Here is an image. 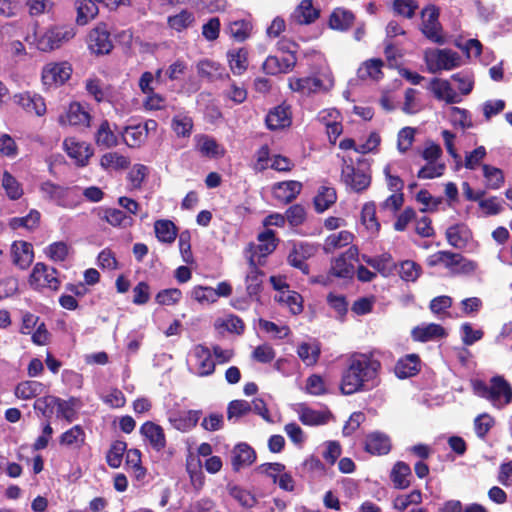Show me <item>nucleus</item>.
<instances>
[{
  "label": "nucleus",
  "instance_id": "f257e3e1",
  "mask_svg": "<svg viewBox=\"0 0 512 512\" xmlns=\"http://www.w3.org/2000/svg\"><path fill=\"white\" fill-rule=\"evenodd\" d=\"M381 369L379 360L363 353H354L341 373L340 391L343 395H352L360 391H368Z\"/></svg>",
  "mask_w": 512,
  "mask_h": 512
},
{
  "label": "nucleus",
  "instance_id": "f03ea898",
  "mask_svg": "<svg viewBox=\"0 0 512 512\" xmlns=\"http://www.w3.org/2000/svg\"><path fill=\"white\" fill-rule=\"evenodd\" d=\"M77 34L72 24H55L33 32V44L41 52H52L71 41Z\"/></svg>",
  "mask_w": 512,
  "mask_h": 512
},
{
  "label": "nucleus",
  "instance_id": "7ed1b4c3",
  "mask_svg": "<svg viewBox=\"0 0 512 512\" xmlns=\"http://www.w3.org/2000/svg\"><path fill=\"white\" fill-rule=\"evenodd\" d=\"M58 274L59 272L56 268L48 266L43 262H38L34 265L28 282L31 288L36 291L48 289L52 292H57L61 286Z\"/></svg>",
  "mask_w": 512,
  "mask_h": 512
},
{
  "label": "nucleus",
  "instance_id": "20e7f679",
  "mask_svg": "<svg viewBox=\"0 0 512 512\" xmlns=\"http://www.w3.org/2000/svg\"><path fill=\"white\" fill-rule=\"evenodd\" d=\"M86 42L90 53L95 56L108 55L114 48L111 33L104 22L98 23L88 32Z\"/></svg>",
  "mask_w": 512,
  "mask_h": 512
},
{
  "label": "nucleus",
  "instance_id": "39448f33",
  "mask_svg": "<svg viewBox=\"0 0 512 512\" xmlns=\"http://www.w3.org/2000/svg\"><path fill=\"white\" fill-rule=\"evenodd\" d=\"M439 15L440 10L437 6L431 4L424 7L421 11V31L433 43L442 45L445 43V37L439 22Z\"/></svg>",
  "mask_w": 512,
  "mask_h": 512
},
{
  "label": "nucleus",
  "instance_id": "423d86ee",
  "mask_svg": "<svg viewBox=\"0 0 512 512\" xmlns=\"http://www.w3.org/2000/svg\"><path fill=\"white\" fill-rule=\"evenodd\" d=\"M426 63L430 72L452 70L461 65V56L451 49H436L426 56Z\"/></svg>",
  "mask_w": 512,
  "mask_h": 512
},
{
  "label": "nucleus",
  "instance_id": "0eeeda50",
  "mask_svg": "<svg viewBox=\"0 0 512 512\" xmlns=\"http://www.w3.org/2000/svg\"><path fill=\"white\" fill-rule=\"evenodd\" d=\"M72 74V67L67 62L50 63L42 70V82L45 86H61L68 81Z\"/></svg>",
  "mask_w": 512,
  "mask_h": 512
},
{
  "label": "nucleus",
  "instance_id": "6e6552de",
  "mask_svg": "<svg viewBox=\"0 0 512 512\" xmlns=\"http://www.w3.org/2000/svg\"><path fill=\"white\" fill-rule=\"evenodd\" d=\"M357 255V248L350 247L345 253L334 258L331 262L328 276L351 279L354 275V266L351 263V260L356 259Z\"/></svg>",
  "mask_w": 512,
  "mask_h": 512
},
{
  "label": "nucleus",
  "instance_id": "1a4fd4ad",
  "mask_svg": "<svg viewBox=\"0 0 512 512\" xmlns=\"http://www.w3.org/2000/svg\"><path fill=\"white\" fill-rule=\"evenodd\" d=\"M341 178L347 186L357 193L363 192L371 184V176L360 169H356L353 165L343 167Z\"/></svg>",
  "mask_w": 512,
  "mask_h": 512
},
{
  "label": "nucleus",
  "instance_id": "9d476101",
  "mask_svg": "<svg viewBox=\"0 0 512 512\" xmlns=\"http://www.w3.org/2000/svg\"><path fill=\"white\" fill-rule=\"evenodd\" d=\"M296 63L297 56L295 55L288 54L282 57L270 55L263 62L262 69L268 75L285 74L292 71Z\"/></svg>",
  "mask_w": 512,
  "mask_h": 512
},
{
  "label": "nucleus",
  "instance_id": "9b49d317",
  "mask_svg": "<svg viewBox=\"0 0 512 512\" xmlns=\"http://www.w3.org/2000/svg\"><path fill=\"white\" fill-rule=\"evenodd\" d=\"M257 240L259 242L258 245H255L254 243H250L247 248V253L249 255L254 254L255 256L259 257H266L277 247L278 239L276 238L275 231L272 229H266L263 232L259 233L257 236Z\"/></svg>",
  "mask_w": 512,
  "mask_h": 512
},
{
  "label": "nucleus",
  "instance_id": "f8f14e48",
  "mask_svg": "<svg viewBox=\"0 0 512 512\" xmlns=\"http://www.w3.org/2000/svg\"><path fill=\"white\" fill-rule=\"evenodd\" d=\"M302 187V183L295 180L277 182L272 187V194L279 203L286 205L297 198Z\"/></svg>",
  "mask_w": 512,
  "mask_h": 512
},
{
  "label": "nucleus",
  "instance_id": "ddd939ff",
  "mask_svg": "<svg viewBox=\"0 0 512 512\" xmlns=\"http://www.w3.org/2000/svg\"><path fill=\"white\" fill-rule=\"evenodd\" d=\"M140 434L156 452L162 451L167 445L164 429L153 421L144 422L140 427Z\"/></svg>",
  "mask_w": 512,
  "mask_h": 512
},
{
  "label": "nucleus",
  "instance_id": "4468645a",
  "mask_svg": "<svg viewBox=\"0 0 512 512\" xmlns=\"http://www.w3.org/2000/svg\"><path fill=\"white\" fill-rule=\"evenodd\" d=\"M265 123L272 131L289 127L292 123L290 106L283 103L271 109L266 115Z\"/></svg>",
  "mask_w": 512,
  "mask_h": 512
},
{
  "label": "nucleus",
  "instance_id": "2eb2a0df",
  "mask_svg": "<svg viewBox=\"0 0 512 512\" xmlns=\"http://www.w3.org/2000/svg\"><path fill=\"white\" fill-rule=\"evenodd\" d=\"M201 415V410L176 411L169 414L168 420L176 430L187 432L196 427Z\"/></svg>",
  "mask_w": 512,
  "mask_h": 512
},
{
  "label": "nucleus",
  "instance_id": "dca6fc26",
  "mask_svg": "<svg viewBox=\"0 0 512 512\" xmlns=\"http://www.w3.org/2000/svg\"><path fill=\"white\" fill-rule=\"evenodd\" d=\"M15 102L21 106L27 113H33L36 116H43L46 113V103L44 98L36 93L23 92L14 96Z\"/></svg>",
  "mask_w": 512,
  "mask_h": 512
},
{
  "label": "nucleus",
  "instance_id": "f3484780",
  "mask_svg": "<svg viewBox=\"0 0 512 512\" xmlns=\"http://www.w3.org/2000/svg\"><path fill=\"white\" fill-rule=\"evenodd\" d=\"M64 147L68 156L75 160L76 165L84 167L93 155V149L89 144L76 142L73 138L64 140Z\"/></svg>",
  "mask_w": 512,
  "mask_h": 512
},
{
  "label": "nucleus",
  "instance_id": "a211bd4d",
  "mask_svg": "<svg viewBox=\"0 0 512 512\" xmlns=\"http://www.w3.org/2000/svg\"><path fill=\"white\" fill-rule=\"evenodd\" d=\"M193 355L197 361L198 376L206 377L214 373L216 364L212 359V354L208 347L203 344L195 345Z\"/></svg>",
  "mask_w": 512,
  "mask_h": 512
},
{
  "label": "nucleus",
  "instance_id": "6ab92c4d",
  "mask_svg": "<svg viewBox=\"0 0 512 512\" xmlns=\"http://www.w3.org/2000/svg\"><path fill=\"white\" fill-rule=\"evenodd\" d=\"M392 447L388 435L381 432H372L366 436L365 450L371 455H386Z\"/></svg>",
  "mask_w": 512,
  "mask_h": 512
},
{
  "label": "nucleus",
  "instance_id": "aec40b11",
  "mask_svg": "<svg viewBox=\"0 0 512 512\" xmlns=\"http://www.w3.org/2000/svg\"><path fill=\"white\" fill-rule=\"evenodd\" d=\"M412 338L417 342H428L435 339L445 338L448 334L445 328L437 323L416 326L411 332Z\"/></svg>",
  "mask_w": 512,
  "mask_h": 512
},
{
  "label": "nucleus",
  "instance_id": "412c9836",
  "mask_svg": "<svg viewBox=\"0 0 512 512\" xmlns=\"http://www.w3.org/2000/svg\"><path fill=\"white\" fill-rule=\"evenodd\" d=\"M256 460L255 450L246 443L236 445L232 451V467L238 472L240 469L252 465Z\"/></svg>",
  "mask_w": 512,
  "mask_h": 512
},
{
  "label": "nucleus",
  "instance_id": "4be33fe9",
  "mask_svg": "<svg viewBox=\"0 0 512 512\" xmlns=\"http://www.w3.org/2000/svg\"><path fill=\"white\" fill-rule=\"evenodd\" d=\"M420 369L421 360L419 355L408 354L397 361L394 372L399 379H405L415 376L419 373Z\"/></svg>",
  "mask_w": 512,
  "mask_h": 512
},
{
  "label": "nucleus",
  "instance_id": "5701e85b",
  "mask_svg": "<svg viewBox=\"0 0 512 512\" xmlns=\"http://www.w3.org/2000/svg\"><path fill=\"white\" fill-rule=\"evenodd\" d=\"M12 258L13 263L20 269H27L34 259V251L32 244L26 241L13 243Z\"/></svg>",
  "mask_w": 512,
  "mask_h": 512
},
{
  "label": "nucleus",
  "instance_id": "b1692460",
  "mask_svg": "<svg viewBox=\"0 0 512 512\" xmlns=\"http://www.w3.org/2000/svg\"><path fill=\"white\" fill-rule=\"evenodd\" d=\"M322 85V80L315 76L292 77L289 79L290 89L303 95L316 93L322 88Z\"/></svg>",
  "mask_w": 512,
  "mask_h": 512
},
{
  "label": "nucleus",
  "instance_id": "393cba45",
  "mask_svg": "<svg viewBox=\"0 0 512 512\" xmlns=\"http://www.w3.org/2000/svg\"><path fill=\"white\" fill-rule=\"evenodd\" d=\"M412 471L410 466L403 462L397 461L390 472V480L394 488L399 490L407 489L411 485Z\"/></svg>",
  "mask_w": 512,
  "mask_h": 512
},
{
  "label": "nucleus",
  "instance_id": "a878e982",
  "mask_svg": "<svg viewBox=\"0 0 512 512\" xmlns=\"http://www.w3.org/2000/svg\"><path fill=\"white\" fill-rule=\"evenodd\" d=\"M248 263L250 266V272L246 276V291L250 297H257L262 288V276L263 272L258 268L256 261L254 260V254L248 255Z\"/></svg>",
  "mask_w": 512,
  "mask_h": 512
},
{
  "label": "nucleus",
  "instance_id": "bb28decb",
  "mask_svg": "<svg viewBox=\"0 0 512 512\" xmlns=\"http://www.w3.org/2000/svg\"><path fill=\"white\" fill-rule=\"evenodd\" d=\"M95 0H78L76 1V19L75 22L79 26H85L95 19L99 14V8Z\"/></svg>",
  "mask_w": 512,
  "mask_h": 512
},
{
  "label": "nucleus",
  "instance_id": "cd10ccee",
  "mask_svg": "<svg viewBox=\"0 0 512 512\" xmlns=\"http://www.w3.org/2000/svg\"><path fill=\"white\" fill-rule=\"evenodd\" d=\"M320 16L319 9L313 6L312 0H302L292 14V18L298 24H311Z\"/></svg>",
  "mask_w": 512,
  "mask_h": 512
},
{
  "label": "nucleus",
  "instance_id": "c85d7f7f",
  "mask_svg": "<svg viewBox=\"0 0 512 512\" xmlns=\"http://www.w3.org/2000/svg\"><path fill=\"white\" fill-rule=\"evenodd\" d=\"M431 90L438 100H444L448 104H454L461 101V98L452 88L448 80L434 78L431 81Z\"/></svg>",
  "mask_w": 512,
  "mask_h": 512
},
{
  "label": "nucleus",
  "instance_id": "c756f323",
  "mask_svg": "<svg viewBox=\"0 0 512 512\" xmlns=\"http://www.w3.org/2000/svg\"><path fill=\"white\" fill-rule=\"evenodd\" d=\"M195 23L196 18L194 13L187 9H182L179 13L167 17L168 28L177 33H182L192 28Z\"/></svg>",
  "mask_w": 512,
  "mask_h": 512
},
{
  "label": "nucleus",
  "instance_id": "7c9ffc66",
  "mask_svg": "<svg viewBox=\"0 0 512 512\" xmlns=\"http://www.w3.org/2000/svg\"><path fill=\"white\" fill-rule=\"evenodd\" d=\"M490 401L504 398L506 404L512 402V387L503 376H494L490 380Z\"/></svg>",
  "mask_w": 512,
  "mask_h": 512
},
{
  "label": "nucleus",
  "instance_id": "2f4dec72",
  "mask_svg": "<svg viewBox=\"0 0 512 512\" xmlns=\"http://www.w3.org/2000/svg\"><path fill=\"white\" fill-rule=\"evenodd\" d=\"M355 15L345 8H335L329 17V26L333 30L347 31L354 23Z\"/></svg>",
  "mask_w": 512,
  "mask_h": 512
},
{
  "label": "nucleus",
  "instance_id": "473e14b6",
  "mask_svg": "<svg viewBox=\"0 0 512 512\" xmlns=\"http://www.w3.org/2000/svg\"><path fill=\"white\" fill-rule=\"evenodd\" d=\"M67 120L72 126L89 127L91 115L86 106L72 102L68 107Z\"/></svg>",
  "mask_w": 512,
  "mask_h": 512
},
{
  "label": "nucleus",
  "instance_id": "72a5a7b5",
  "mask_svg": "<svg viewBox=\"0 0 512 512\" xmlns=\"http://www.w3.org/2000/svg\"><path fill=\"white\" fill-rule=\"evenodd\" d=\"M446 239L447 242L455 247L461 248L466 245L469 238L471 237V232L467 225L464 223H457L447 228L446 230Z\"/></svg>",
  "mask_w": 512,
  "mask_h": 512
},
{
  "label": "nucleus",
  "instance_id": "f704fd0d",
  "mask_svg": "<svg viewBox=\"0 0 512 512\" xmlns=\"http://www.w3.org/2000/svg\"><path fill=\"white\" fill-rule=\"evenodd\" d=\"M214 328L221 334L227 331L236 335H242L245 331V323L239 316L229 314L225 318L216 319Z\"/></svg>",
  "mask_w": 512,
  "mask_h": 512
},
{
  "label": "nucleus",
  "instance_id": "c9c22d12",
  "mask_svg": "<svg viewBox=\"0 0 512 512\" xmlns=\"http://www.w3.org/2000/svg\"><path fill=\"white\" fill-rule=\"evenodd\" d=\"M44 389L45 385L42 382L36 380H25L16 385L14 394L18 399L29 400L42 394Z\"/></svg>",
  "mask_w": 512,
  "mask_h": 512
},
{
  "label": "nucleus",
  "instance_id": "e433bc0d",
  "mask_svg": "<svg viewBox=\"0 0 512 512\" xmlns=\"http://www.w3.org/2000/svg\"><path fill=\"white\" fill-rule=\"evenodd\" d=\"M227 59L234 75H242L248 68V51L244 47L229 50Z\"/></svg>",
  "mask_w": 512,
  "mask_h": 512
},
{
  "label": "nucleus",
  "instance_id": "4c0bfd02",
  "mask_svg": "<svg viewBox=\"0 0 512 512\" xmlns=\"http://www.w3.org/2000/svg\"><path fill=\"white\" fill-rule=\"evenodd\" d=\"M460 260V253L443 250L430 255L427 258V265L429 267H434L443 264L446 268L452 271L453 269H456V267H458V261Z\"/></svg>",
  "mask_w": 512,
  "mask_h": 512
},
{
  "label": "nucleus",
  "instance_id": "58836bf2",
  "mask_svg": "<svg viewBox=\"0 0 512 512\" xmlns=\"http://www.w3.org/2000/svg\"><path fill=\"white\" fill-rule=\"evenodd\" d=\"M95 143L97 146L107 149L118 145V137L111 129L108 120L105 119L100 123L95 133Z\"/></svg>",
  "mask_w": 512,
  "mask_h": 512
},
{
  "label": "nucleus",
  "instance_id": "ea45409f",
  "mask_svg": "<svg viewBox=\"0 0 512 512\" xmlns=\"http://www.w3.org/2000/svg\"><path fill=\"white\" fill-rule=\"evenodd\" d=\"M337 200V193L335 188L328 186H321L318 193L313 199L316 212L323 213L329 209Z\"/></svg>",
  "mask_w": 512,
  "mask_h": 512
},
{
  "label": "nucleus",
  "instance_id": "a19ab883",
  "mask_svg": "<svg viewBox=\"0 0 512 512\" xmlns=\"http://www.w3.org/2000/svg\"><path fill=\"white\" fill-rule=\"evenodd\" d=\"M154 230L157 239L162 243L171 244L175 241L178 233L176 225L168 219L155 221Z\"/></svg>",
  "mask_w": 512,
  "mask_h": 512
},
{
  "label": "nucleus",
  "instance_id": "79ce46f5",
  "mask_svg": "<svg viewBox=\"0 0 512 512\" xmlns=\"http://www.w3.org/2000/svg\"><path fill=\"white\" fill-rule=\"evenodd\" d=\"M384 62L380 58L366 60L357 70V76L361 80H378L383 76L382 67Z\"/></svg>",
  "mask_w": 512,
  "mask_h": 512
},
{
  "label": "nucleus",
  "instance_id": "37998d69",
  "mask_svg": "<svg viewBox=\"0 0 512 512\" xmlns=\"http://www.w3.org/2000/svg\"><path fill=\"white\" fill-rule=\"evenodd\" d=\"M56 405L59 408H61L63 405V401L58 397L46 395L37 398L34 402L33 407L43 417H45L47 420H50L54 414V408Z\"/></svg>",
  "mask_w": 512,
  "mask_h": 512
},
{
  "label": "nucleus",
  "instance_id": "c03bdc74",
  "mask_svg": "<svg viewBox=\"0 0 512 512\" xmlns=\"http://www.w3.org/2000/svg\"><path fill=\"white\" fill-rule=\"evenodd\" d=\"M40 191L44 194L45 198L62 205L66 198L69 188L58 185L50 180L43 182L40 185Z\"/></svg>",
  "mask_w": 512,
  "mask_h": 512
},
{
  "label": "nucleus",
  "instance_id": "a18cd8bd",
  "mask_svg": "<svg viewBox=\"0 0 512 512\" xmlns=\"http://www.w3.org/2000/svg\"><path fill=\"white\" fill-rule=\"evenodd\" d=\"M127 451V443L123 440H115L111 443L107 453L106 462L109 467L119 468L123 461V456Z\"/></svg>",
  "mask_w": 512,
  "mask_h": 512
},
{
  "label": "nucleus",
  "instance_id": "49530a36",
  "mask_svg": "<svg viewBox=\"0 0 512 512\" xmlns=\"http://www.w3.org/2000/svg\"><path fill=\"white\" fill-rule=\"evenodd\" d=\"M41 214L38 210L32 209L24 217H13L9 221L11 229L16 230L19 228H26L27 230H34L40 224Z\"/></svg>",
  "mask_w": 512,
  "mask_h": 512
},
{
  "label": "nucleus",
  "instance_id": "de8ad7c7",
  "mask_svg": "<svg viewBox=\"0 0 512 512\" xmlns=\"http://www.w3.org/2000/svg\"><path fill=\"white\" fill-rule=\"evenodd\" d=\"M2 187L10 200L20 199L24 192L21 183L7 170L2 175Z\"/></svg>",
  "mask_w": 512,
  "mask_h": 512
},
{
  "label": "nucleus",
  "instance_id": "09e8293b",
  "mask_svg": "<svg viewBox=\"0 0 512 512\" xmlns=\"http://www.w3.org/2000/svg\"><path fill=\"white\" fill-rule=\"evenodd\" d=\"M227 490L229 495L245 508H252L257 503L256 497L250 491L238 485L229 483Z\"/></svg>",
  "mask_w": 512,
  "mask_h": 512
},
{
  "label": "nucleus",
  "instance_id": "8fccbe9b",
  "mask_svg": "<svg viewBox=\"0 0 512 512\" xmlns=\"http://www.w3.org/2000/svg\"><path fill=\"white\" fill-rule=\"evenodd\" d=\"M100 165L103 169L124 170L130 166L128 157L121 155L117 152H108L102 155Z\"/></svg>",
  "mask_w": 512,
  "mask_h": 512
},
{
  "label": "nucleus",
  "instance_id": "3c124183",
  "mask_svg": "<svg viewBox=\"0 0 512 512\" xmlns=\"http://www.w3.org/2000/svg\"><path fill=\"white\" fill-rule=\"evenodd\" d=\"M114 227H129L133 224V219L124 211L116 208H107L101 217Z\"/></svg>",
  "mask_w": 512,
  "mask_h": 512
},
{
  "label": "nucleus",
  "instance_id": "603ef678",
  "mask_svg": "<svg viewBox=\"0 0 512 512\" xmlns=\"http://www.w3.org/2000/svg\"><path fill=\"white\" fill-rule=\"evenodd\" d=\"M85 441V432L80 425H75L62 433L60 436L59 442L61 445H65L68 447L76 446L80 447L84 444Z\"/></svg>",
  "mask_w": 512,
  "mask_h": 512
},
{
  "label": "nucleus",
  "instance_id": "864d4df0",
  "mask_svg": "<svg viewBox=\"0 0 512 512\" xmlns=\"http://www.w3.org/2000/svg\"><path fill=\"white\" fill-rule=\"evenodd\" d=\"M251 31V22L244 19L233 21L228 27L230 36L238 42H243L248 39L250 37Z\"/></svg>",
  "mask_w": 512,
  "mask_h": 512
},
{
  "label": "nucleus",
  "instance_id": "5fc2aeb1",
  "mask_svg": "<svg viewBox=\"0 0 512 512\" xmlns=\"http://www.w3.org/2000/svg\"><path fill=\"white\" fill-rule=\"evenodd\" d=\"M482 169L487 188L496 190L504 184L505 178L501 169L488 164H483Z\"/></svg>",
  "mask_w": 512,
  "mask_h": 512
},
{
  "label": "nucleus",
  "instance_id": "6e6d98bb",
  "mask_svg": "<svg viewBox=\"0 0 512 512\" xmlns=\"http://www.w3.org/2000/svg\"><path fill=\"white\" fill-rule=\"evenodd\" d=\"M223 68L216 62L204 59L198 62L197 72L200 77L210 81L222 76Z\"/></svg>",
  "mask_w": 512,
  "mask_h": 512
},
{
  "label": "nucleus",
  "instance_id": "4d7b16f0",
  "mask_svg": "<svg viewBox=\"0 0 512 512\" xmlns=\"http://www.w3.org/2000/svg\"><path fill=\"white\" fill-rule=\"evenodd\" d=\"M422 503V492L415 489L406 495H398L393 500V507L398 511H405L410 505H419Z\"/></svg>",
  "mask_w": 512,
  "mask_h": 512
},
{
  "label": "nucleus",
  "instance_id": "13d9d810",
  "mask_svg": "<svg viewBox=\"0 0 512 512\" xmlns=\"http://www.w3.org/2000/svg\"><path fill=\"white\" fill-rule=\"evenodd\" d=\"M87 93L98 103L107 100L108 92L101 79L97 77L88 78L85 81Z\"/></svg>",
  "mask_w": 512,
  "mask_h": 512
},
{
  "label": "nucleus",
  "instance_id": "bf43d9fd",
  "mask_svg": "<svg viewBox=\"0 0 512 512\" xmlns=\"http://www.w3.org/2000/svg\"><path fill=\"white\" fill-rule=\"evenodd\" d=\"M361 220L367 229L374 232L380 230L381 226L376 217V205L374 202L364 204L361 211Z\"/></svg>",
  "mask_w": 512,
  "mask_h": 512
},
{
  "label": "nucleus",
  "instance_id": "052dcab7",
  "mask_svg": "<svg viewBox=\"0 0 512 512\" xmlns=\"http://www.w3.org/2000/svg\"><path fill=\"white\" fill-rule=\"evenodd\" d=\"M421 272V266L412 260H405L400 264L399 275L404 281H416L421 275Z\"/></svg>",
  "mask_w": 512,
  "mask_h": 512
},
{
  "label": "nucleus",
  "instance_id": "680f3d73",
  "mask_svg": "<svg viewBox=\"0 0 512 512\" xmlns=\"http://www.w3.org/2000/svg\"><path fill=\"white\" fill-rule=\"evenodd\" d=\"M461 340L465 346H472L477 341H480L484 332L481 329H474L472 324L465 322L460 326Z\"/></svg>",
  "mask_w": 512,
  "mask_h": 512
},
{
  "label": "nucleus",
  "instance_id": "e2e57ef3",
  "mask_svg": "<svg viewBox=\"0 0 512 512\" xmlns=\"http://www.w3.org/2000/svg\"><path fill=\"white\" fill-rule=\"evenodd\" d=\"M182 299V292L178 288H168L160 290L156 296L155 301L159 305H175Z\"/></svg>",
  "mask_w": 512,
  "mask_h": 512
},
{
  "label": "nucleus",
  "instance_id": "0e129e2a",
  "mask_svg": "<svg viewBox=\"0 0 512 512\" xmlns=\"http://www.w3.org/2000/svg\"><path fill=\"white\" fill-rule=\"evenodd\" d=\"M328 420V416L317 410L305 408L300 414V421L304 425L315 426L325 424Z\"/></svg>",
  "mask_w": 512,
  "mask_h": 512
},
{
  "label": "nucleus",
  "instance_id": "69168bd1",
  "mask_svg": "<svg viewBox=\"0 0 512 512\" xmlns=\"http://www.w3.org/2000/svg\"><path fill=\"white\" fill-rule=\"evenodd\" d=\"M285 220H287L292 227L302 225L306 220L305 208L301 204L290 206L285 212Z\"/></svg>",
  "mask_w": 512,
  "mask_h": 512
},
{
  "label": "nucleus",
  "instance_id": "338daca9",
  "mask_svg": "<svg viewBox=\"0 0 512 512\" xmlns=\"http://www.w3.org/2000/svg\"><path fill=\"white\" fill-rule=\"evenodd\" d=\"M495 420L487 413L477 416L474 420V429L480 439H485L490 429L494 426Z\"/></svg>",
  "mask_w": 512,
  "mask_h": 512
},
{
  "label": "nucleus",
  "instance_id": "774afa93",
  "mask_svg": "<svg viewBox=\"0 0 512 512\" xmlns=\"http://www.w3.org/2000/svg\"><path fill=\"white\" fill-rule=\"evenodd\" d=\"M275 357L276 351L267 343L258 345L252 352L253 360L262 364L271 363Z\"/></svg>",
  "mask_w": 512,
  "mask_h": 512
}]
</instances>
